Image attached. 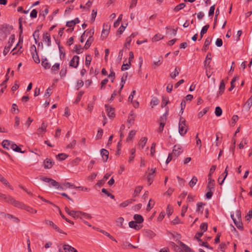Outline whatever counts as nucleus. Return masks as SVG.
<instances>
[{
    "mask_svg": "<svg viewBox=\"0 0 252 252\" xmlns=\"http://www.w3.org/2000/svg\"><path fill=\"white\" fill-rule=\"evenodd\" d=\"M84 94V92H83V91L79 92L77 94V96H76V98L74 103H76V104L78 103L81 100L82 96Z\"/></svg>",
    "mask_w": 252,
    "mask_h": 252,
    "instance_id": "nucleus-39",
    "label": "nucleus"
},
{
    "mask_svg": "<svg viewBox=\"0 0 252 252\" xmlns=\"http://www.w3.org/2000/svg\"><path fill=\"white\" fill-rule=\"evenodd\" d=\"M74 52L77 54H80L83 52V50L84 48H82V46L81 45H75L74 47Z\"/></svg>",
    "mask_w": 252,
    "mask_h": 252,
    "instance_id": "nucleus-31",
    "label": "nucleus"
},
{
    "mask_svg": "<svg viewBox=\"0 0 252 252\" xmlns=\"http://www.w3.org/2000/svg\"><path fill=\"white\" fill-rule=\"evenodd\" d=\"M64 210L69 215L74 219L79 218V214H80V211H70L67 207H65Z\"/></svg>",
    "mask_w": 252,
    "mask_h": 252,
    "instance_id": "nucleus-13",
    "label": "nucleus"
},
{
    "mask_svg": "<svg viewBox=\"0 0 252 252\" xmlns=\"http://www.w3.org/2000/svg\"><path fill=\"white\" fill-rule=\"evenodd\" d=\"M54 164V162L48 158H46L43 162L44 168L45 169H50Z\"/></svg>",
    "mask_w": 252,
    "mask_h": 252,
    "instance_id": "nucleus-14",
    "label": "nucleus"
},
{
    "mask_svg": "<svg viewBox=\"0 0 252 252\" xmlns=\"http://www.w3.org/2000/svg\"><path fill=\"white\" fill-rule=\"evenodd\" d=\"M15 41V35L14 34H12L9 37V41L8 42V45L5 46L3 51V54L4 56H5L7 53L9 52V50L11 48V47L13 43Z\"/></svg>",
    "mask_w": 252,
    "mask_h": 252,
    "instance_id": "nucleus-5",
    "label": "nucleus"
},
{
    "mask_svg": "<svg viewBox=\"0 0 252 252\" xmlns=\"http://www.w3.org/2000/svg\"><path fill=\"white\" fill-rule=\"evenodd\" d=\"M227 168H228V165L226 166L225 169V171L223 173V174H225V175L223 176V178H222V180L221 182L220 181V176L219 178V179H218V182H219V184L220 185H222L223 183V182L225 180V179L226 178L227 174H228V171H227Z\"/></svg>",
    "mask_w": 252,
    "mask_h": 252,
    "instance_id": "nucleus-46",
    "label": "nucleus"
},
{
    "mask_svg": "<svg viewBox=\"0 0 252 252\" xmlns=\"http://www.w3.org/2000/svg\"><path fill=\"white\" fill-rule=\"evenodd\" d=\"M147 141V138L145 137H142L140 139L139 143H138V146L139 148H141V149H142L144 146H145V144Z\"/></svg>",
    "mask_w": 252,
    "mask_h": 252,
    "instance_id": "nucleus-27",
    "label": "nucleus"
},
{
    "mask_svg": "<svg viewBox=\"0 0 252 252\" xmlns=\"http://www.w3.org/2000/svg\"><path fill=\"white\" fill-rule=\"evenodd\" d=\"M144 235L150 239H152L156 236V233L150 229H146L144 231Z\"/></svg>",
    "mask_w": 252,
    "mask_h": 252,
    "instance_id": "nucleus-21",
    "label": "nucleus"
},
{
    "mask_svg": "<svg viewBox=\"0 0 252 252\" xmlns=\"http://www.w3.org/2000/svg\"><path fill=\"white\" fill-rule=\"evenodd\" d=\"M237 78L235 77H233V79L231 80V81L230 82V87L228 89L229 91H231L235 87L234 85V82L237 80Z\"/></svg>",
    "mask_w": 252,
    "mask_h": 252,
    "instance_id": "nucleus-52",
    "label": "nucleus"
},
{
    "mask_svg": "<svg viewBox=\"0 0 252 252\" xmlns=\"http://www.w3.org/2000/svg\"><path fill=\"white\" fill-rule=\"evenodd\" d=\"M2 146L4 148L9 150V146H11V141L8 140H4L2 142Z\"/></svg>",
    "mask_w": 252,
    "mask_h": 252,
    "instance_id": "nucleus-36",
    "label": "nucleus"
},
{
    "mask_svg": "<svg viewBox=\"0 0 252 252\" xmlns=\"http://www.w3.org/2000/svg\"><path fill=\"white\" fill-rule=\"evenodd\" d=\"M212 41V38L210 37H208L204 42L203 48L202 49V50L206 52L207 50H208L210 44H211V42Z\"/></svg>",
    "mask_w": 252,
    "mask_h": 252,
    "instance_id": "nucleus-18",
    "label": "nucleus"
},
{
    "mask_svg": "<svg viewBox=\"0 0 252 252\" xmlns=\"http://www.w3.org/2000/svg\"><path fill=\"white\" fill-rule=\"evenodd\" d=\"M252 105V97L249 98L245 104V106L249 110Z\"/></svg>",
    "mask_w": 252,
    "mask_h": 252,
    "instance_id": "nucleus-49",
    "label": "nucleus"
},
{
    "mask_svg": "<svg viewBox=\"0 0 252 252\" xmlns=\"http://www.w3.org/2000/svg\"><path fill=\"white\" fill-rule=\"evenodd\" d=\"M185 6H186L185 3H181L179 4L178 5H177V6H176L174 7L173 10L175 12H178L179 10L183 9Z\"/></svg>",
    "mask_w": 252,
    "mask_h": 252,
    "instance_id": "nucleus-35",
    "label": "nucleus"
},
{
    "mask_svg": "<svg viewBox=\"0 0 252 252\" xmlns=\"http://www.w3.org/2000/svg\"><path fill=\"white\" fill-rule=\"evenodd\" d=\"M136 223H137L134 221H131L129 222L128 225L129 227L133 228L136 230H138L142 226L138 225Z\"/></svg>",
    "mask_w": 252,
    "mask_h": 252,
    "instance_id": "nucleus-24",
    "label": "nucleus"
},
{
    "mask_svg": "<svg viewBox=\"0 0 252 252\" xmlns=\"http://www.w3.org/2000/svg\"><path fill=\"white\" fill-rule=\"evenodd\" d=\"M215 115L217 117L220 116L222 114V109L220 106H217L216 107L215 109Z\"/></svg>",
    "mask_w": 252,
    "mask_h": 252,
    "instance_id": "nucleus-50",
    "label": "nucleus"
},
{
    "mask_svg": "<svg viewBox=\"0 0 252 252\" xmlns=\"http://www.w3.org/2000/svg\"><path fill=\"white\" fill-rule=\"evenodd\" d=\"M211 56L212 54L210 52H208L206 57L205 61H204V65L205 66H209L210 64V61L208 62V60H211Z\"/></svg>",
    "mask_w": 252,
    "mask_h": 252,
    "instance_id": "nucleus-41",
    "label": "nucleus"
},
{
    "mask_svg": "<svg viewBox=\"0 0 252 252\" xmlns=\"http://www.w3.org/2000/svg\"><path fill=\"white\" fill-rule=\"evenodd\" d=\"M45 224L52 226L57 232H58L60 233H64L63 232V231L59 227H58L56 224H55L52 221H51L49 220H45Z\"/></svg>",
    "mask_w": 252,
    "mask_h": 252,
    "instance_id": "nucleus-16",
    "label": "nucleus"
},
{
    "mask_svg": "<svg viewBox=\"0 0 252 252\" xmlns=\"http://www.w3.org/2000/svg\"><path fill=\"white\" fill-rule=\"evenodd\" d=\"M129 57L128 63H126V64H125V63H123V64L122 65V66L121 67V70L122 71L127 70L130 67V62L134 58V55L132 51L129 52Z\"/></svg>",
    "mask_w": 252,
    "mask_h": 252,
    "instance_id": "nucleus-9",
    "label": "nucleus"
},
{
    "mask_svg": "<svg viewBox=\"0 0 252 252\" xmlns=\"http://www.w3.org/2000/svg\"><path fill=\"white\" fill-rule=\"evenodd\" d=\"M136 132V130H131L128 134V135L126 138V141H131L132 140L133 138L135 136Z\"/></svg>",
    "mask_w": 252,
    "mask_h": 252,
    "instance_id": "nucleus-32",
    "label": "nucleus"
},
{
    "mask_svg": "<svg viewBox=\"0 0 252 252\" xmlns=\"http://www.w3.org/2000/svg\"><path fill=\"white\" fill-rule=\"evenodd\" d=\"M76 188V186L69 182H64L61 185H59V189H62V190H64L68 188L69 189H75Z\"/></svg>",
    "mask_w": 252,
    "mask_h": 252,
    "instance_id": "nucleus-12",
    "label": "nucleus"
},
{
    "mask_svg": "<svg viewBox=\"0 0 252 252\" xmlns=\"http://www.w3.org/2000/svg\"><path fill=\"white\" fill-rule=\"evenodd\" d=\"M203 234V232H198L196 233L195 236V238L197 240V241L199 242H202V240L200 238Z\"/></svg>",
    "mask_w": 252,
    "mask_h": 252,
    "instance_id": "nucleus-63",
    "label": "nucleus"
},
{
    "mask_svg": "<svg viewBox=\"0 0 252 252\" xmlns=\"http://www.w3.org/2000/svg\"><path fill=\"white\" fill-rule=\"evenodd\" d=\"M209 28V25L207 24L202 28V30L200 32V36L199 40H200L202 39L203 35L207 32Z\"/></svg>",
    "mask_w": 252,
    "mask_h": 252,
    "instance_id": "nucleus-30",
    "label": "nucleus"
},
{
    "mask_svg": "<svg viewBox=\"0 0 252 252\" xmlns=\"http://www.w3.org/2000/svg\"><path fill=\"white\" fill-rule=\"evenodd\" d=\"M79 57L77 55L74 56L69 62V66L74 68H77L79 64Z\"/></svg>",
    "mask_w": 252,
    "mask_h": 252,
    "instance_id": "nucleus-11",
    "label": "nucleus"
},
{
    "mask_svg": "<svg viewBox=\"0 0 252 252\" xmlns=\"http://www.w3.org/2000/svg\"><path fill=\"white\" fill-rule=\"evenodd\" d=\"M126 26H127V24H126L125 26L122 25L118 29V30L117 31V34H121L125 31V29H126Z\"/></svg>",
    "mask_w": 252,
    "mask_h": 252,
    "instance_id": "nucleus-62",
    "label": "nucleus"
},
{
    "mask_svg": "<svg viewBox=\"0 0 252 252\" xmlns=\"http://www.w3.org/2000/svg\"><path fill=\"white\" fill-rule=\"evenodd\" d=\"M208 228V224L206 222L202 223L200 225V229L203 232L207 231Z\"/></svg>",
    "mask_w": 252,
    "mask_h": 252,
    "instance_id": "nucleus-59",
    "label": "nucleus"
},
{
    "mask_svg": "<svg viewBox=\"0 0 252 252\" xmlns=\"http://www.w3.org/2000/svg\"><path fill=\"white\" fill-rule=\"evenodd\" d=\"M100 154L103 158V161L106 162L109 156L108 151L105 149H102L100 150Z\"/></svg>",
    "mask_w": 252,
    "mask_h": 252,
    "instance_id": "nucleus-19",
    "label": "nucleus"
},
{
    "mask_svg": "<svg viewBox=\"0 0 252 252\" xmlns=\"http://www.w3.org/2000/svg\"><path fill=\"white\" fill-rule=\"evenodd\" d=\"M142 186H137L135 188L134 192L133 194V196L135 197L138 195V194L140 192L142 189Z\"/></svg>",
    "mask_w": 252,
    "mask_h": 252,
    "instance_id": "nucleus-43",
    "label": "nucleus"
},
{
    "mask_svg": "<svg viewBox=\"0 0 252 252\" xmlns=\"http://www.w3.org/2000/svg\"><path fill=\"white\" fill-rule=\"evenodd\" d=\"M99 232L102 233V234H103L104 235L107 236L108 237H109L111 240L116 242H117V240L115 239V238L112 236V235H111L109 233H108L106 231H105L104 230H99Z\"/></svg>",
    "mask_w": 252,
    "mask_h": 252,
    "instance_id": "nucleus-42",
    "label": "nucleus"
},
{
    "mask_svg": "<svg viewBox=\"0 0 252 252\" xmlns=\"http://www.w3.org/2000/svg\"><path fill=\"white\" fill-rule=\"evenodd\" d=\"M197 182V178H196V177L193 176L189 183V186L191 188H192L196 184Z\"/></svg>",
    "mask_w": 252,
    "mask_h": 252,
    "instance_id": "nucleus-47",
    "label": "nucleus"
},
{
    "mask_svg": "<svg viewBox=\"0 0 252 252\" xmlns=\"http://www.w3.org/2000/svg\"><path fill=\"white\" fill-rule=\"evenodd\" d=\"M60 160H63L66 159L68 156L64 153L59 154L57 156Z\"/></svg>",
    "mask_w": 252,
    "mask_h": 252,
    "instance_id": "nucleus-56",
    "label": "nucleus"
},
{
    "mask_svg": "<svg viewBox=\"0 0 252 252\" xmlns=\"http://www.w3.org/2000/svg\"><path fill=\"white\" fill-rule=\"evenodd\" d=\"M23 41V37L22 36V34H19V42L17 44L16 46L12 50V52H13L12 53L13 55L21 54L23 52V50H21Z\"/></svg>",
    "mask_w": 252,
    "mask_h": 252,
    "instance_id": "nucleus-2",
    "label": "nucleus"
},
{
    "mask_svg": "<svg viewBox=\"0 0 252 252\" xmlns=\"http://www.w3.org/2000/svg\"><path fill=\"white\" fill-rule=\"evenodd\" d=\"M164 36L158 33L154 35L152 38L153 41H158L160 39H163Z\"/></svg>",
    "mask_w": 252,
    "mask_h": 252,
    "instance_id": "nucleus-45",
    "label": "nucleus"
},
{
    "mask_svg": "<svg viewBox=\"0 0 252 252\" xmlns=\"http://www.w3.org/2000/svg\"><path fill=\"white\" fill-rule=\"evenodd\" d=\"M9 201L11 203V204L14 206L15 207H17L21 209H24L27 211L28 212L32 213H36L37 211L32 208L26 205L24 203L22 202H20L19 201L16 200L14 198H9Z\"/></svg>",
    "mask_w": 252,
    "mask_h": 252,
    "instance_id": "nucleus-1",
    "label": "nucleus"
},
{
    "mask_svg": "<svg viewBox=\"0 0 252 252\" xmlns=\"http://www.w3.org/2000/svg\"><path fill=\"white\" fill-rule=\"evenodd\" d=\"M188 131V127L185 120L180 119L179 124V132L181 136H184Z\"/></svg>",
    "mask_w": 252,
    "mask_h": 252,
    "instance_id": "nucleus-3",
    "label": "nucleus"
},
{
    "mask_svg": "<svg viewBox=\"0 0 252 252\" xmlns=\"http://www.w3.org/2000/svg\"><path fill=\"white\" fill-rule=\"evenodd\" d=\"M154 204H155L154 201L153 200H152L151 199H150L149 203L148 204V205H147V211L150 210L153 207Z\"/></svg>",
    "mask_w": 252,
    "mask_h": 252,
    "instance_id": "nucleus-60",
    "label": "nucleus"
},
{
    "mask_svg": "<svg viewBox=\"0 0 252 252\" xmlns=\"http://www.w3.org/2000/svg\"><path fill=\"white\" fill-rule=\"evenodd\" d=\"M41 65L46 69H49L51 67V64L49 62H48L46 58L42 59Z\"/></svg>",
    "mask_w": 252,
    "mask_h": 252,
    "instance_id": "nucleus-28",
    "label": "nucleus"
},
{
    "mask_svg": "<svg viewBox=\"0 0 252 252\" xmlns=\"http://www.w3.org/2000/svg\"><path fill=\"white\" fill-rule=\"evenodd\" d=\"M39 29H36L33 33V37L35 41V43L37 44V39L39 38Z\"/></svg>",
    "mask_w": 252,
    "mask_h": 252,
    "instance_id": "nucleus-40",
    "label": "nucleus"
},
{
    "mask_svg": "<svg viewBox=\"0 0 252 252\" xmlns=\"http://www.w3.org/2000/svg\"><path fill=\"white\" fill-rule=\"evenodd\" d=\"M167 113H168V112L167 111L165 114H164L162 116H161L160 117V119L159 120L160 123H163L164 124H165L166 121L167 119Z\"/></svg>",
    "mask_w": 252,
    "mask_h": 252,
    "instance_id": "nucleus-48",
    "label": "nucleus"
},
{
    "mask_svg": "<svg viewBox=\"0 0 252 252\" xmlns=\"http://www.w3.org/2000/svg\"><path fill=\"white\" fill-rule=\"evenodd\" d=\"M86 36H89L88 39H91L94 40L93 35L94 34V29H92L90 30L89 31H86Z\"/></svg>",
    "mask_w": 252,
    "mask_h": 252,
    "instance_id": "nucleus-38",
    "label": "nucleus"
},
{
    "mask_svg": "<svg viewBox=\"0 0 252 252\" xmlns=\"http://www.w3.org/2000/svg\"><path fill=\"white\" fill-rule=\"evenodd\" d=\"M63 249L65 252H78L75 248L67 244H64Z\"/></svg>",
    "mask_w": 252,
    "mask_h": 252,
    "instance_id": "nucleus-20",
    "label": "nucleus"
},
{
    "mask_svg": "<svg viewBox=\"0 0 252 252\" xmlns=\"http://www.w3.org/2000/svg\"><path fill=\"white\" fill-rule=\"evenodd\" d=\"M168 102H169V100H168V98L163 97L162 102H161V107L163 108V107H165L168 103Z\"/></svg>",
    "mask_w": 252,
    "mask_h": 252,
    "instance_id": "nucleus-61",
    "label": "nucleus"
},
{
    "mask_svg": "<svg viewBox=\"0 0 252 252\" xmlns=\"http://www.w3.org/2000/svg\"><path fill=\"white\" fill-rule=\"evenodd\" d=\"M9 198H13L11 196H6L5 194H2L0 192V199H3L5 200V201L9 204H11V203L9 201Z\"/></svg>",
    "mask_w": 252,
    "mask_h": 252,
    "instance_id": "nucleus-33",
    "label": "nucleus"
},
{
    "mask_svg": "<svg viewBox=\"0 0 252 252\" xmlns=\"http://www.w3.org/2000/svg\"><path fill=\"white\" fill-rule=\"evenodd\" d=\"M183 152V150L182 149L181 146L178 145H175L173 147V149L172 150L173 155L175 157H178Z\"/></svg>",
    "mask_w": 252,
    "mask_h": 252,
    "instance_id": "nucleus-7",
    "label": "nucleus"
},
{
    "mask_svg": "<svg viewBox=\"0 0 252 252\" xmlns=\"http://www.w3.org/2000/svg\"><path fill=\"white\" fill-rule=\"evenodd\" d=\"M133 219L137 223H141L143 222L144 219L141 215L135 214L133 216Z\"/></svg>",
    "mask_w": 252,
    "mask_h": 252,
    "instance_id": "nucleus-26",
    "label": "nucleus"
},
{
    "mask_svg": "<svg viewBox=\"0 0 252 252\" xmlns=\"http://www.w3.org/2000/svg\"><path fill=\"white\" fill-rule=\"evenodd\" d=\"M103 28L102 31L101 37L102 39H104L107 37V36L109 33L110 25H109L108 24L104 23V24H103Z\"/></svg>",
    "mask_w": 252,
    "mask_h": 252,
    "instance_id": "nucleus-6",
    "label": "nucleus"
},
{
    "mask_svg": "<svg viewBox=\"0 0 252 252\" xmlns=\"http://www.w3.org/2000/svg\"><path fill=\"white\" fill-rule=\"evenodd\" d=\"M248 143V140L246 138H244L243 139L241 142L239 144V148L241 149L244 148V145H246Z\"/></svg>",
    "mask_w": 252,
    "mask_h": 252,
    "instance_id": "nucleus-53",
    "label": "nucleus"
},
{
    "mask_svg": "<svg viewBox=\"0 0 252 252\" xmlns=\"http://www.w3.org/2000/svg\"><path fill=\"white\" fill-rule=\"evenodd\" d=\"M169 246L171 249H173L175 252H180L181 251H182L181 248L174 242H170L169 243Z\"/></svg>",
    "mask_w": 252,
    "mask_h": 252,
    "instance_id": "nucleus-25",
    "label": "nucleus"
},
{
    "mask_svg": "<svg viewBox=\"0 0 252 252\" xmlns=\"http://www.w3.org/2000/svg\"><path fill=\"white\" fill-rule=\"evenodd\" d=\"M0 181L4 185L7 186L11 189H12V190L13 189L12 186L9 184V183L7 182V181L3 177H2L1 178V179L0 180Z\"/></svg>",
    "mask_w": 252,
    "mask_h": 252,
    "instance_id": "nucleus-55",
    "label": "nucleus"
},
{
    "mask_svg": "<svg viewBox=\"0 0 252 252\" xmlns=\"http://www.w3.org/2000/svg\"><path fill=\"white\" fill-rule=\"evenodd\" d=\"M124 221V219L123 217H120L118 218L116 220V222L117 223V225L120 226L121 228H124L123 226V222Z\"/></svg>",
    "mask_w": 252,
    "mask_h": 252,
    "instance_id": "nucleus-44",
    "label": "nucleus"
},
{
    "mask_svg": "<svg viewBox=\"0 0 252 252\" xmlns=\"http://www.w3.org/2000/svg\"><path fill=\"white\" fill-rule=\"evenodd\" d=\"M79 218L80 219H82L83 218L91 219L92 218V216L89 214L80 211V214H79Z\"/></svg>",
    "mask_w": 252,
    "mask_h": 252,
    "instance_id": "nucleus-29",
    "label": "nucleus"
},
{
    "mask_svg": "<svg viewBox=\"0 0 252 252\" xmlns=\"http://www.w3.org/2000/svg\"><path fill=\"white\" fill-rule=\"evenodd\" d=\"M225 90V84L223 80L220 81V87H219V91L218 93V96L219 95H221Z\"/></svg>",
    "mask_w": 252,
    "mask_h": 252,
    "instance_id": "nucleus-22",
    "label": "nucleus"
},
{
    "mask_svg": "<svg viewBox=\"0 0 252 252\" xmlns=\"http://www.w3.org/2000/svg\"><path fill=\"white\" fill-rule=\"evenodd\" d=\"M43 41L47 43V45L48 46H51V40L50 37V34L48 32H46L44 33L43 35Z\"/></svg>",
    "mask_w": 252,
    "mask_h": 252,
    "instance_id": "nucleus-17",
    "label": "nucleus"
},
{
    "mask_svg": "<svg viewBox=\"0 0 252 252\" xmlns=\"http://www.w3.org/2000/svg\"><path fill=\"white\" fill-rule=\"evenodd\" d=\"M105 107L106 108V111L107 112V116L109 118H114L115 116L114 108L111 107L108 104H105Z\"/></svg>",
    "mask_w": 252,
    "mask_h": 252,
    "instance_id": "nucleus-8",
    "label": "nucleus"
},
{
    "mask_svg": "<svg viewBox=\"0 0 252 252\" xmlns=\"http://www.w3.org/2000/svg\"><path fill=\"white\" fill-rule=\"evenodd\" d=\"M173 212V209L172 207H171L170 205H167L166 208V214L167 215L169 216L171 215Z\"/></svg>",
    "mask_w": 252,
    "mask_h": 252,
    "instance_id": "nucleus-57",
    "label": "nucleus"
},
{
    "mask_svg": "<svg viewBox=\"0 0 252 252\" xmlns=\"http://www.w3.org/2000/svg\"><path fill=\"white\" fill-rule=\"evenodd\" d=\"M32 59H33L34 62L36 63H40V59L38 57L37 53V52H36V53L32 52Z\"/></svg>",
    "mask_w": 252,
    "mask_h": 252,
    "instance_id": "nucleus-37",
    "label": "nucleus"
},
{
    "mask_svg": "<svg viewBox=\"0 0 252 252\" xmlns=\"http://www.w3.org/2000/svg\"><path fill=\"white\" fill-rule=\"evenodd\" d=\"M47 127V124L45 123L44 122H43L41 126L37 129L36 133L38 135H41V136H43L46 131Z\"/></svg>",
    "mask_w": 252,
    "mask_h": 252,
    "instance_id": "nucleus-10",
    "label": "nucleus"
},
{
    "mask_svg": "<svg viewBox=\"0 0 252 252\" xmlns=\"http://www.w3.org/2000/svg\"><path fill=\"white\" fill-rule=\"evenodd\" d=\"M215 188V180L213 179H210L208 181V185L207 186V189L208 190H213Z\"/></svg>",
    "mask_w": 252,
    "mask_h": 252,
    "instance_id": "nucleus-23",
    "label": "nucleus"
},
{
    "mask_svg": "<svg viewBox=\"0 0 252 252\" xmlns=\"http://www.w3.org/2000/svg\"><path fill=\"white\" fill-rule=\"evenodd\" d=\"M59 69L60 63H56L52 66L51 70L54 74H56L58 72Z\"/></svg>",
    "mask_w": 252,
    "mask_h": 252,
    "instance_id": "nucleus-34",
    "label": "nucleus"
},
{
    "mask_svg": "<svg viewBox=\"0 0 252 252\" xmlns=\"http://www.w3.org/2000/svg\"><path fill=\"white\" fill-rule=\"evenodd\" d=\"M231 218L233 220L234 224L236 226V227L241 230H243V223L242 221H240V220H237L234 217L233 214H231Z\"/></svg>",
    "mask_w": 252,
    "mask_h": 252,
    "instance_id": "nucleus-15",
    "label": "nucleus"
},
{
    "mask_svg": "<svg viewBox=\"0 0 252 252\" xmlns=\"http://www.w3.org/2000/svg\"><path fill=\"white\" fill-rule=\"evenodd\" d=\"M92 58L91 56L87 55L86 56L85 65L86 66L89 67L91 62Z\"/></svg>",
    "mask_w": 252,
    "mask_h": 252,
    "instance_id": "nucleus-51",
    "label": "nucleus"
},
{
    "mask_svg": "<svg viewBox=\"0 0 252 252\" xmlns=\"http://www.w3.org/2000/svg\"><path fill=\"white\" fill-rule=\"evenodd\" d=\"M40 180H41L43 182L48 183L49 184V186L54 187L56 189H59L60 184L58 182H56L55 180H54L51 178H47V177H44V176H40Z\"/></svg>",
    "mask_w": 252,
    "mask_h": 252,
    "instance_id": "nucleus-4",
    "label": "nucleus"
},
{
    "mask_svg": "<svg viewBox=\"0 0 252 252\" xmlns=\"http://www.w3.org/2000/svg\"><path fill=\"white\" fill-rule=\"evenodd\" d=\"M94 41V40L93 39H88V40H87L86 43H85V45L84 47V48L85 49H88L90 47V46L91 45V44L92 43V42Z\"/></svg>",
    "mask_w": 252,
    "mask_h": 252,
    "instance_id": "nucleus-54",
    "label": "nucleus"
},
{
    "mask_svg": "<svg viewBox=\"0 0 252 252\" xmlns=\"http://www.w3.org/2000/svg\"><path fill=\"white\" fill-rule=\"evenodd\" d=\"M178 67H176L175 69L174 72H172L170 74V76L172 78H175L177 76H178L179 74V72L177 68Z\"/></svg>",
    "mask_w": 252,
    "mask_h": 252,
    "instance_id": "nucleus-58",
    "label": "nucleus"
},
{
    "mask_svg": "<svg viewBox=\"0 0 252 252\" xmlns=\"http://www.w3.org/2000/svg\"><path fill=\"white\" fill-rule=\"evenodd\" d=\"M76 141L75 140H73L71 142L67 145L66 148L68 149H73L76 145Z\"/></svg>",
    "mask_w": 252,
    "mask_h": 252,
    "instance_id": "nucleus-64",
    "label": "nucleus"
}]
</instances>
